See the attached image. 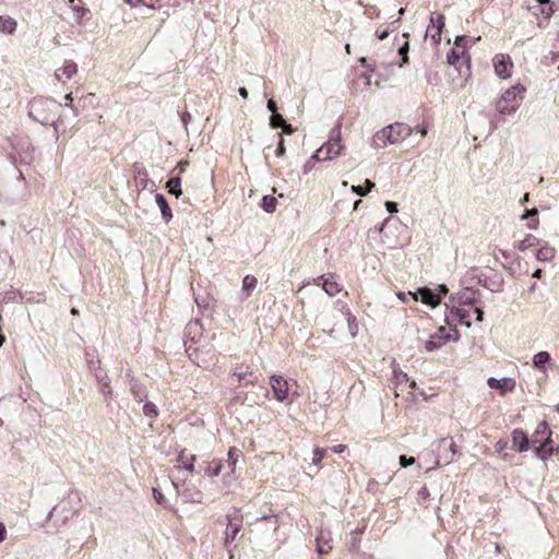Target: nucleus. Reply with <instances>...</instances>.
I'll return each mask as SVG.
<instances>
[{"label": "nucleus", "instance_id": "obj_1", "mask_svg": "<svg viewBox=\"0 0 559 559\" xmlns=\"http://www.w3.org/2000/svg\"><path fill=\"white\" fill-rule=\"evenodd\" d=\"M479 292L465 287L464 289L450 297L451 308L449 314H447L448 323L456 321L467 328L471 326V311L466 307L474 306V312L476 313V320L481 322L484 320V312L478 306L480 304L478 297Z\"/></svg>", "mask_w": 559, "mask_h": 559}, {"label": "nucleus", "instance_id": "obj_2", "mask_svg": "<svg viewBox=\"0 0 559 559\" xmlns=\"http://www.w3.org/2000/svg\"><path fill=\"white\" fill-rule=\"evenodd\" d=\"M61 104L50 97H35L29 102L28 116L41 126H52L59 136L58 118Z\"/></svg>", "mask_w": 559, "mask_h": 559}, {"label": "nucleus", "instance_id": "obj_3", "mask_svg": "<svg viewBox=\"0 0 559 559\" xmlns=\"http://www.w3.org/2000/svg\"><path fill=\"white\" fill-rule=\"evenodd\" d=\"M525 92L526 88L521 84L508 88L498 99L496 109L502 115L515 112L524 99Z\"/></svg>", "mask_w": 559, "mask_h": 559}, {"label": "nucleus", "instance_id": "obj_4", "mask_svg": "<svg viewBox=\"0 0 559 559\" xmlns=\"http://www.w3.org/2000/svg\"><path fill=\"white\" fill-rule=\"evenodd\" d=\"M551 431L546 421H542L537 425L535 432L532 436L531 442L535 445L536 454L542 460L547 459L552 454L551 444Z\"/></svg>", "mask_w": 559, "mask_h": 559}, {"label": "nucleus", "instance_id": "obj_5", "mask_svg": "<svg viewBox=\"0 0 559 559\" xmlns=\"http://www.w3.org/2000/svg\"><path fill=\"white\" fill-rule=\"evenodd\" d=\"M341 128H342V119L340 118L334 126V128L330 131L329 140L321 145L323 152H324V159L332 160L333 158L340 156L345 151V146L342 145V135H341Z\"/></svg>", "mask_w": 559, "mask_h": 559}, {"label": "nucleus", "instance_id": "obj_6", "mask_svg": "<svg viewBox=\"0 0 559 559\" xmlns=\"http://www.w3.org/2000/svg\"><path fill=\"white\" fill-rule=\"evenodd\" d=\"M437 463L448 465L455 460L456 448L452 438H442L437 448Z\"/></svg>", "mask_w": 559, "mask_h": 559}, {"label": "nucleus", "instance_id": "obj_7", "mask_svg": "<svg viewBox=\"0 0 559 559\" xmlns=\"http://www.w3.org/2000/svg\"><path fill=\"white\" fill-rule=\"evenodd\" d=\"M227 527L225 532V546L228 547L230 543L236 539L237 534L240 532L242 526V515L239 514V510L235 509L234 513L226 515Z\"/></svg>", "mask_w": 559, "mask_h": 559}, {"label": "nucleus", "instance_id": "obj_8", "mask_svg": "<svg viewBox=\"0 0 559 559\" xmlns=\"http://www.w3.org/2000/svg\"><path fill=\"white\" fill-rule=\"evenodd\" d=\"M173 486L175 487L177 493L182 498L186 503H201L203 499V493L195 486L183 484V488L180 489L178 483L171 480Z\"/></svg>", "mask_w": 559, "mask_h": 559}, {"label": "nucleus", "instance_id": "obj_9", "mask_svg": "<svg viewBox=\"0 0 559 559\" xmlns=\"http://www.w3.org/2000/svg\"><path fill=\"white\" fill-rule=\"evenodd\" d=\"M496 74L501 79H508L512 74L513 63L510 56L498 53L492 59Z\"/></svg>", "mask_w": 559, "mask_h": 559}, {"label": "nucleus", "instance_id": "obj_10", "mask_svg": "<svg viewBox=\"0 0 559 559\" xmlns=\"http://www.w3.org/2000/svg\"><path fill=\"white\" fill-rule=\"evenodd\" d=\"M270 384L274 393V397L278 402H284L288 397V383L280 374H273L270 378Z\"/></svg>", "mask_w": 559, "mask_h": 559}, {"label": "nucleus", "instance_id": "obj_11", "mask_svg": "<svg viewBox=\"0 0 559 559\" xmlns=\"http://www.w3.org/2000/svg\"><path fill=\"white\" fill-rule=\"evenodd\" d=\"M412 128L404 123H394L386 127L388 140L390 144H394L406 139L412 133Z\"/></svg>", "mask_w": 559, "mask_h": 559}, {"label": "nucleus", "instance_id": "obj_12", "mask_svg": "<svg viewBox=\"0 0 559 559\" xmlns=\"http://www.w3.org/2000/svg\"><path fill=\"white\" fill-rule=\"evenodd\" d=\"M450 334L447 333L445 328L441 326L438 329V332L430 336V338L425 343V348L428 352H433L440 348L450 340Z\"/></svg>", "mask_w": 559, "mask_h": 559}, {"label": "nucleus", "instance_id": "obj_13", "mask_svg": "<svg viewBox=\"0 0 559 559\" xmlns=\"http://www.w3.org/2000/svg\"><path fill=\"white\" fill-rule=\"evenodd\" d=\"M412 298L415 301L420 300L423 304L431 307H436L440 304V296L433 294L427 287L418 288L414 294H412Z\"/></svg>", "mask_w": 559, "mask_h": 559}, {"label": "nucleus", "instance_id": "obj_14", "mask_svg": "<svg viewBox=\"0 0 559 559\" xmlns=\"http://www.w3.org/2000/svg\"><path fill=\"white\" fill-rule=\"evenodd\" d=\"M78 72V64L72 60H67L64 64L57 69L55 76L59 82L64 83L67 80H71Z\"/></svg>", "mask_w": 559, "mask_h": 559}, {"label": "nucleus", "instance_id": "obj_15", "mask_svg": "<svg viewBox=\"0 0 559 559\" xmlns=\"http://www.w3.org/2000/svg\"><path fill=\"white\" fill-rule=\"evenodd\" d=\"M487 384L491 389H499L502 391H513L515 389V380L512 378L496 379L493 377L488 378Z\"/></svg>", "mask_w": 559, "mask_h": 559}, {"label": "nucleus", "instance_id": "obj_16", "mask_svg": "<svg viewBox=\"0 0 559 559\" xmlns=\"http://www.w3.org/2000/svg\"><path fill=\"white\" fill-rule=\"evenodd\" d=\"M330 540H331L330 532L321 530L316 538L317 551L320 555H326L332 550V545L330 544Z\"/></svg>", "mask_w": 559, "mask_h": 559}, {"label": "nucleus", "instance_id": "obj_17", "mask_svg": "<svg viewBox=\"0 0 559 559\" xmlns=\"http://www.w3.org/2000/svg\"><path fill=\"white\" fill-rule=\"evenodd\" d=\"M512 443L516 451L525 452L528 450L530 440L521 429H515L512 432Z\"/></svg>", "mask_w": 559, "mask_h": 559}, {"label": "nucleus", "instance_id": "obj_18", "mask_svg": "<svg viewBox=\"0 0 559 559\" xmlns=\"http://www.w3.org/2000/svg\"><path fill=\"white\" fill-rule=\"evenodd\" d=\"M68 5L74 13L76 22L81 23L84 15L88 12V10L84 8L83 1L82 0H69Z\"/></svg>", "mask_w": 559, "mask_h": 559}, {"label": "nucleus", "instance_id": "obj_19", "mask_svg": "<svg viewBox=\"0 0 559 559\" xmlns=\"http://www.w3.org/2000/svg\"><path fill=\"white\" fill-rule=\"evenodd\" d=\"M155 201L162 212L163 218L165 219L166 223H168L173 217V213L167 203V200L165 199V197L162 193H156Z\"/></svg>", "mask_w": 559, "mask_h": 559}, {"label": "nucleus", "instance_id": "obj_20", "mask_svg": "<svg viewBox=\"0 0 559 559\" xmlns=\"http://www.w3.org/2000/svg\"><path fill=\"white\" fill-rule=\"evenodd\" d=\"M318 281H323L322 287L329 296L333 297L341 292L340 284L333 281L331 275L329 277L321 276L318 278Z\"/></svg>", "mask_w": 559, "mask_h": 559}, {"label": "nucleus", "instance_id": "obj_21", "mask_svg": "<svg viewBox=\"0 0 559 559\" xmlns=\"http://www.w3.org/2000/svg\"><path fill=\"white\" fill-rule=\"evenodd\" d=\"M399 23H400V17H397L396 20L392 21L391 23H388L385 25H381L377 31H376V36L380 39V40H383L385 39L390 33L394 32L395 29H397L399 27Z\"/></svg>", "mask_w": 559, "mask_h": 559}, {"label": "nucleus", "instance_id": "obj_22", "mask_svg": "<svg viewBox=\"0 0 559 559\" xmlns=\"http://www.w3.org/2000/svg\"><path fill=\"white\" fill-rule=\"evenodd\" d=\"M550 359L551 357L548 352H538L533 357V366L540 371H545V365L548 364Z\"/></svg>", "mask_w": 559, "mask_h": 559}, {"label": "nucleus", "instance_id": "obj_23", "mask_svg": "<svg viewBox=\"0 0 559 559\" xmlns=\"http://www.w3.org/2000/svg\"><path fill=\"white\" fill-rule=\"evenodd\" d=\"M130 391L138 402H143L147 396L144 385L136 380L131 381Z\"/></svg>", "mask_w": 559, "mask_h": 559}, {"label": "nucleus", "instance_id": "obj_24", "mask_svg": "<svg viewBox=\"0 0 559 559\" xmlns=\"http://www.w3.org/2000/svg\"><path fill=\"white\" fill-rule=\"evenodd\" d=\"M177 461L182 465V467L186 471L192 472L194 469L195 456L188 454L186 450H182L179 453Z\"/></svg>", "mask_w": 559, "mask_h": 559}, {"label": "nucleus", "instance_id": "obj_25", "mask_svg": "<svg viewBox=\"0 0 559 559\" xmlns=\"http://www.w3.org/2000/svg\"><path fill=\"white\" fill-rule=\"evenodd\" d=\"M16 21L10 16L0 15V31L7 34H13L16 29Z\"/></svg>", "mask_w": 559, "mask_h": 559}, {"label": "nucleus", "instance_id": "obj_26", "mask_svg": "<svg viewBox=\"0 0 559 559\" xmlns=\"http://www.w3.org/2000/svg\"><path fill=\"white\" fill-rule=\"evenodd\" d=\"M257 278L253 275H246L242 280L243 297L248 298L257 287Z\"/></svg>", "mask_w": 559, "mask_h": 559}, {"label": "nucleus", "instance_id": "obj_27", "mask_svg": "<svg viewBox=\"0 0 559 559\" xmlns=\"http://www.w3.org/2000/svg\"><path fill=\"white\" fill-rule=\"evenodd\" d=\"M444 21H445L444 15H442V14H436V15L431 14V16H430V25L427 28L426 37L428 36L429 32L432 28H436L437 31L442 32V29L444 27Z\"/></svg>", "mask_w": 559, "mask_h": 559}, {"label": "nucleus", "instance_id": "obj_28", "mask_svg": "<svg viewBox=\"0 0 559 559\" xmlns=\"http://www.w3.org/2000/svg\"><path fill=\"white\" fill-rule=\"evenodd\" d=\"M166 188L170 194L176 195L177 198L181 195V180L179 177H171L166 182Z\"/></svg>", "mask_w": 559, "mask_h": 559}, {"label": "nucleus", "instance_id": "obj_29", "mask_svg": "<svg viewBox=\"0 0 559 559\" xmlns=\"http://www.w3.org/2000/svg\"><path fill=\"white\" fill-rule=\"evenodd\" d=\"M538 245V239L533 235H527L523 240L519 241L516 248L520 251H525L528 248L535 247Z\"/></svg>", "mask_w": 559, "mask_h": 559}, {"label": "nucleus", "instance_id": "obj_30", "mask_svg": "<svg viewBox=\"0 0 559 559\" xmlns=\"http://www.w3.org/2000/svg\"><path fill=\"white\" fill-rule=\"evenodd\" d=\"M373 144L378 147L386 146L389 143L388 140V133H386V127L383 128L381 131L377 132L372 138Z\"/></svg>", "mask_w": 559, "mask_h": 559}, {"label": "nucleus", "instance_id": "obj_31", "mask_svg": "<svg viewBox=\"0 0 559 559\" xmlns=\"http://www.w3.org/2000/svg\"><path fill=\"white\" fill-rule=\"evenodd\" d=\"M276 198L273 195H264L262 199L261 206L266 213H273L276 209Z\"/></svg>", "mask_w": 559, "mask_h": 559}, {"label": "nucleus", "instance_id": "obj_32", "mask_svg": "<svg viewBox=\"0 0 559 559\" xmlns=\"http://www.w3.org/2000/svg\"><path fill=\"white\" fill-rule=\"evenodd\" d=\"M465 52L466 50L464 48L461 50L459 48H452L448 53V62L452 66H456L459 60L464 57Z\"/></svg>", "mask_w": 559, "mask_h": 559}, {"label": "nucleus", "instance_id": "obj_33", "mask_svg": "<svg viewBox=\"0 0 559 559\" xmlns=\"http://www.w3.org/2000/svg\"><path fill=\"white\" fill-rule=\"evenodd\" d=\"M19 293L14 289L8 290L4 294H0V311H2V305L7 302L17 301Z\"/></svg>", "mask_w": 559, "mask_h": 559}, {"label": "nucleus", "instance_id": "obj_34", "mask_svg": "<svg viewBox=\"0 0 559 559\" xmlns=\"http://www.w3.org/2000/svg\"><path fill=\"white\" fill-rule=\"evenodd\" d=\"M554 255L555 250L550 247H543L536 253V258L539 261H549L554 258Z\"/></svg>", "mask_w": 559, "mask_h": 559}, {"label": "nucleus", "instance_id": "obj_35", "mask_svg": "<svg viewBox=\"0 0 559 559\" xmlns=\"http://www.w3.org/2000/svg\"><path fill=\"white\" fill-rule=\"evenodd\" d=\"M479 284L484 287L490 289L491 292H502L503 289V278L501 276H498L497 281H491L490 284H487V282L479 281Z\"/></svg>", "mask_w": 559, "mask_h": 559}, {"label": "nucleus", "instance_id": "obj_36", "mask_svg": "<svg viewBox=\"0 0 559 559\" xmlns=\"http://www.w3.org/2000/svg\"><path fill=\"white\" fill-rule=\"evenodd\" d=\"M390 222H391V218L388 217L383 224L378 228L379 233L383 234V241L388 240L389 242V247L391 248H395V247H399V246H402L399 241H390L389 240V237L386 235V231H385V228L389 227L390 225Z\"/></svg>", "mask_w": 559, "mask_h": 559}, {"label": "nucleus", "instance_id": "obj_37", "mask_svg": "<svg viewBox=\"0 0 559 559\" xmlns=\"http://www.w3.org/2000/svg\"><path fill=\"white\" fill-rule=\"evenodd\" d=\"M147 171L142 167H136L134 170V179L142 185L143 188L146 187L147 181Z\"/></svg>", "mask_w": 559, "mask_h": 559}, {"label": "nucleus", "instance_id": "obj_38", "mask_svg": "<svg viewBox=\"0 0 559 559\" xmlns=\"http://www.w3.org/2000/svg\"><path fill=\"white\" fill-rule=\"evenodd\" d=\"M403 37L406 38V40L404 41V44L399 48V55H401L403 57L402 59V63L400 64L401 67L404 64V63H407L408 62V57H407V53H408V49H409V45H408V34L407 33H404L403 34Z\"/></svg>", "mask_w": 559, "mask_h": 559}, {"label": "nucleus", "instance_id": "obj_39", "mask_svg": "<svg viewBox=\"0 0 559 559\" xmlns=\"http://www.w3.org/2000/svg\"><path fill=\"white\" fill-rule=\"evenodd\" d=\"M285 123V119L278 112L272 114V116L270 117V126L273 129L282 128Z\"/></svg>", "mask_w": 559, "mask_h": 559}, {"label": "nucleus", "instance_id": "obj_40", "mask_svg": "<svg viewBox=\"0 0 559 559\" xmlns=\"http://www.w3.org/2000/svg\"><path fill=\"white\" fill-rule=\"evenodd\" d=\"M143 413L146 417L154 418L158 415L157 407L154 403L147 402L143 406Z\"/></svg>", "mask_w": 559, "mask_h": 559}, {"label": "nucleus", "instance_id": "obj_41", "mask_svg": "<svg viewBox=\"0 0 559 559\" xmlns=\"http://www.w3.org/2000/svg\"><path fill=\"white\" fill-rule=\"evenodd\" d=\"M326 453V449L317 448L313 450V456H312V465L319 467L322 459L324 457Z\"/></svg>", "mask_w": 559, "mask_h": 559}, {"label": "nucleus", "instance_id": "obj_42", "mask_svg": "<svg viewBox=\"0 0 559 559\" xmlns=\"http://www.w3.org/2000/svg\"><path fill=\"white\" fill-rule=\"evenodd\" d=\"M238 456H239V451H237L235 449H230L228 451L227 463H228V467H229L230 472L235 471V466H236V462H237Z\"/></svg>", "mask_w": 559, "mask_h": 559}, {"label": "nucleus", "instance_id": "obj_43", "mask_svg": "<svg viewBox=\"0 0 559 559\" xmlns=\"http://www.w3.org/2000/svg\"><path fill=\"white\" fill-rule=\"evenodd\" d=\"M124 1L131 7H136V5L142 4L150 9H154L155 2H156V0H124Z\"/></svg>", "mask_w": 559, "mask_h": 559}, {"label": "nucleus", "instance_id": "obj_44", "mask_svg": "<svg viewBox=\"0 0 559 559\" xmlns=\"http://www.w3.org/2000/svg\"><path fill=\"white\" fill-rule=\"evenodd\" d=\"M222 469H223V464L221 462H218V463L215 464L214 467L209 466L205 469V474L211 476V477H215V476H218L222 473Z\"/></svg>", "mask_w": 559, "mask_h": 559}, {"label": "nucleus", "instance_id": "obj_45", "mask_svg": "<svg viewBox=\"0 0 559 559\" xmlns=\"http://www.w3.org/2000/svg\"><path fill=\"white\" fill-rule=\"evenodd\" d=\"M153 496H154L155 501L158 504L167 508V500H166L165 496L163 495V492L160 490L154 488L153 489Z\"/></svg>", "mask_w": 559, "mask_h": 559}, {"label": "nucleus", "instance_id": "obj_46", "mask_svg": "<svg viewBox=\"0 0 559 559\" xmlns=\"http://www.w3.org/2000/svg\"><path fill=\"white\" fill-rule=\"evenodd\" d=\"M96 379L100 386L108 388L109 386V378L106 372H96Z\"/></svg>", "mask_w": 559, "mask_h": 559}, {"label": "nucleus", "instance_id": "obj_47", "mask_svg": "<svg viewBox=\"0 0 559 559\" xmlns=\"http://www.w3.org/2000/svg\"><path fill=\"white\" fill-rule=\"evenodd\" d=\"M441 33L440 31H437L435 28V31L432 32V29L429 32L428 36H430L431 40L433 41L435 45H439L440 41H441Z\"/></svg>", "mask_w": 559, "mask_h": 559}, {"label": "nucleus", "instance_id": "obj_48", "mask_svg": "<svg viewBox=\"0 0 559 559\" xmlns=\"http://www.w3.org/2000/svg\"><path fill=\"white\" fill-rule=\"evenodd\" d=\"M415 463V457H406L405 455L400 456V465L402 467H407L409 465H413Z\"/></svg>", "mask_w": 559, "mask_h": 559}, {"label": "nucleus", "instance_id": "obj_49", "mask_svg": "<svg viewBox=\"0 0 559 559\" xmlns=\"http://www.w3.org/2000/svg\"><path fill=\"white\" fill-rule=\"evenodd\" d=\"M324 155H325V154H324V152H323L322 147H320V148H318V150L316 151V153L310 157V159H312V163H313V164H314L316 162L325 160V159L323 158V156H324Z\"/></svg>", "mask_w": 559, "mask_h": 559}, {"label": "nucleus", "instance_id": "obj_50", "mask_svg": "<svg viewBox=\"0 0 559 559\" xmlns=\"http://www.w3.org/2000/svg\"><path fill=\"white\" fill-rule=\"evenodd\" d=\"M280 136V143H278V146L276 148V155L282 157L285 155V152H286V148H285V145H284V139L282 136V134H278Z\"/></svg>", "mask_w": 559, "mask_h": 559}, {"label": "nucleus", "instance_id": "obj_51", "mask_svg": "<svg viewBox=\"0 0 559 559\" xmlns=\"http://www.w3.org/2000/svg\"><path fill=\"white\" fill-rule=\"evenodd\" d=\"M466 40H467V37H466V36H464V35H463V36H457V37L455 38V41H454V45H455V46H454L453 48H459L460 50H461L462 48H464V49H465V41H466Z\"/></svg>", "mask_w": 559, "mask_h": 559}, {"label": "nucleus", "instance_id": "obj_52", "mask_svg": "<svg viewBox=\"0 0 559 559\" xmlns=\"http://www.w3.org/2000/svg\"><path fill=\"white\" fill-rule=\"evenodd\" d=\"M394 378L396 379L397 382L408 381L407 374L401 370H394Z\"/></svg>", "mask_w": 559, "mask_h": 559}, {"label": "nucleus", "instance_id": "obj_53", "mask_svg": "<svg viewBox=\"0 0 559 559\" xmlns=\"http://www.w3.org/2000/svg\"><path fill=\"white\" fill-rule=\"evenodd\" d=\"M64 100H66V106L70 107L74 111V114L78 115V110L72 106V102H73L72 93H68L64 96Z\"/></svg>", "mask_w": 559, "mask_h": 559}, {"label": "nucleus", "instance_id": "obj_54", "mask_svg": "<svg viewBox=\"0 0 559 559\" xmlns=\"http://www.w3.org/2000/svg\"><path fill=\"white\" fill-rule=\"evenodd\" d=\"M384 205H385V209L388 210V212H390V213L397 212V204L395 202L386 201Z\"/></svg>", "mask_w": 559, "mask_h": 559}, {"label": "nucleus", "instance_id": "obj_55", "mask_svg": "<svg viewBox=\"0 0 559 559\" xmlns=\"http://www.w3.org/2000/svg\"><path fill=\"white\" fill-rule=\"evenodd\" d=\"M352 191L360 197H364L367 194V191L360 187V186H352Z\"/></svg>", "mask_w": 559, "mask_h": 559}, {"label": "nucleus", "instance_id": "obj_56", "mask_svg": "<svg viewBox=\"0 0 559 559\" xmlns=\"http://www.w3.org/2000/svg\"><path fill=\"white\" fill-rule=\"evenodd\" d=\"M266 107H267V109H269L272 114L277 112V106H276V103H275L273 99H269V100H267Z\"/></svg>", "mask_w": 559, "mask_h": 559}, {"label": "nucleus", "instance_id": "obj_57", "mask_svg": "<svg viewBox=\"0 0 559 559\" xmlns=\"http://www.w3.org/2000/svg\"><path fill=\"white\" fill-rule=\"evenodd\" d=\"M190 120H191V115L188 111L182 112L181 121H182V123H183L186 129H187V126L190 122Z\"/></svg>", "mask_w": 559, "mask_h": 559}, {"label": "nucleus", "instance_id": "obj_58", "mask_svg": "<svg viewBox=\"0 0 559 559\" xmlns=\"http://www.w3.org/2000/svg\"><path fill=\"white\" fill-rule=\"evenodd\" d=\"M283 132L286 133V134H293L296 129L292 126V124H288V123H285L283 127Z\"/></svg>", "mask_w": 559, "mask_h": 559}, {"label": "nucleus", "instance_id": "obj_59", "mask_svg": "<svg viewBox=\"0 0 559 559\" xmlns=\"http://www.w3.org/2000/svg\"><path fill=\"white\" fill-rule=\"evenodd\" d=\"M314 164L312 163V159H309L306 162V164L304 165V174H308L312 170Z\"/></svg>", "mask_w": 559, "mask_h": 559}, {"label": "nucleus", "instance_id": "obj_60", "mask_svg": "<svg viewBox=\"0 0 559 559\" xmlns=\"http://www.w3.org/2000/svg\"><path fill=\"white\" fill-rule=\"evenodd\" d=\"M412 292H408V293H404V292H400L397 293V298L402 301H406L408 297H412Z\"/></svg>", "mask_w": 559, "mask_h": 559}, {"label": "nucleus", "instance_id": "obj_61", "mask_svg": "<svg viewBox=\"0 0 559 559\" xmlns=\"http://www.w3.org/2000/svg\"><path fill=\"white\" fill-rule=\"evenodd\" d=\"M7 528L2 522H0V543L5 539Z\"/></svg>", "mask_w": 559, "mask_h": 559}, {"label": "nucleus", "instance_id": "obj_62", "mask_svg": "<svg viewBox=\"0 0 559 559\" xmlns=\"http://www.w3.org/2000/svg\"><path fill=\"white\" fill-rule=\"evenodd\" d=\"M247 376H248L247 372H239V373H237L238 381L239 382L247 381L249 383H253V380H247Z\"/></svg>", "mask_w": 559, "mask_h": 559}, {"label": "nucleus", "instance_id": "obj_63", "mask_svg": "<svg viewBox=\"0 0 559 559\" xmlns=\"http://www.w3.org/2000/svg\"><path fill=\"white\" fill-rule=\"evenodd\" d=\"M345 449H346V445L338 444V445L332 447L331 451L334 453H342V452H344Z\"/></svg>", "mask_w": 559, "mask_h": 559}, {"label": "nucleus", "instance_id": "obj_64", "mask_svg": "<svg viewBox=\"0 0 559 559\" xmlns=\"http://www.w3.org/2000/svg\"><path fill=\"white\" fill-rule=\"evenodd\" d=\"M542 13L548 19L554 13L552 7L549 5L548 8L542 9Z\"/></svg>", "mask_w": 559, "mask_h": 559}]
</instances>
